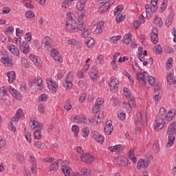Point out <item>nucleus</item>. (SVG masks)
<instances>
[{
  "instance_id": "f257e3e1",
  "label": "nucleus",
  "mask_w": 176,
  "mask_h": 176,
  "mask_svg": "<svg viewBox=\"0 0 176 176\" xmlns=\"http://www.w3.org/2000/svg\"><path fill=\"white\" fill-rule=\"evenodd\" d=\"M67 21L66 23V31H67V32H70L69 30H71L72 32H74V30L85 31L86 25L80 21H78L76 25V20H75L74 14L71 12L68 13L67 14Z\"/></svg>"
},
{
  "instance_id": "f03ea898",
  "label": "nucleus",
  "mask_w": 176,
  "mask_h": 176,
  "mask_svg": "<svg viewBox=\"0 0 176 176\" xmlns=\"http://www.w3.org/2000/svg\"><path fill=\"white\" fill-rule=\"evenodd\" d=\"M167 134H168V142L166 144L167 148H170L174 145V141H175L176 134V122L171 123L167 129Z\"/></svg>"
},
{
  "instance_id": "7ed1b4c3",
  "label": "nucleus",
  "mask_w": 176,
  "mask_h": 176,
  "mask_svg": "<svg viewBox=\"0 0 176 176\" xmlns=\"http://www.w3.org/2000/svg\"><path fill=\"white\" fill-rule=\"evenodd\" d=\"M125 97L128 98L130 102L125 106V108L127 109V112L130 113V112H131V109L136 108L137 104H135V103L134 102V96H133V94H131V91H126V94L125 95Z\"/></svg>"
},
{
  "instance_id": "20e7f679",
  "label": "nucleus",
  "mask_w": 176,
  "mask_h": 176,
  "mask_svg": "<svg viewBox=\"0 0 176 176\" xmlns=\"http://www.w3.org/2000/svg\"><path fill=\"white\" fill-rule=\"evenodd\" d=\"M104 119V113L100 111V113H96L95 116L89 118V122L91 124H98V123H101L102 122V120Z\"/></svg>"
},
{
  "instance_id": "39448f33",
  "label": "nucleus",
  "mask_w": 176,
  "mask_h": 176,
  "mask_svg": "<svg viewBox=\"0 0 176 176\" xmlns=\"http://www.w3.org/2000/svg\"><path fill=\"white\" fill-rule=\"evenodd\" d=\"M146 118V112L144 111L143 113L139 112L138 115V118L136 120V124L138 126H144V124H145V123H146L147 122Z\"/></svg>"
},
{
  "instance_id": "423d86ee",
  "label": "nucleus",
  "mask_w": 176,
  "mask_h": 176,
  "mask_svg": "<svg viewBox=\"0 0 176 176\" xmlns=\"http://www.w3.org/2000/svg\"><path fill=\"white\" fill-rule=\"evenodd\" d=\"M109 86L111 91L116 93L119 90V80H118V78H115V77L111 78V82L109 83Z\"/></svg>"
},
{
  "instance_id": "0eeeda50",
  "label": "nucleus",
  "mask_w": 176,
  "mask_h": 176,
  "mask_svg": "<svg viewBox=\"0 0 176 176\" xmlns=\"http://www.w3.org/2000/svg\"><path fill=\"white\" fill-rule=\"evenodd\" d=\"M91 137L98 142V144H102L104 142V140L105 138L104 136L100 135L98 131H94L91 133Z\"/></svg>"
},
{
  "instance_id": "6e6552de",
  "label": "nucleus",
  "mask_w": 176,
  "mask_h": 176,
  "mask_svg": "<svg viewBox=\"0 0 176 176\" xmlns=\"http://www.w3.org/2000/svg\"><path fill=\"white\" fill-rule=\"evenodd\" d=\"M83 175V176H93L91 170L85 168H80L78 172L74 173V176Z\"/></svg>"
},
{
  "instance_id": "1a4fd4ad",
  "label": "nucleus",
  "mask_w": 176,
  "mask_h": 176,
  "mask_svg": "<svg viewBox=\"0 0 176 176\" xmlns=\"http://www.w3.org/2000/svg\"><path fill=\"white\" fill-rule=\"evenodd\" d=\"M151 161L149 160H140L138 162L137 168L141 170V168H147L149 166Z\"/></svg>"
},
{
  "instance_id": "9d476101",
  "label": "nucleus",
  "mask_w": 176,
  "mask_h": 176,
  "mask_svg": "<svg viewBox=\"0 0 176 176\" xmlns=\"http://www.w3.org/2000/svg\"><path fill=\"white\" fill-rule=\"evenodd\" d=\"M159 30H157V28H155L153 29L151 32V41L154 45H157V42H159Z\"/></svg>"
},
{
  "instance_id": "9b49d317",
  "label": "nucleus",
  "mask_w": 176,
  "mask_h": 176,
  "mask_svg": "<svg viewBox=\"0 0 176 176\" xmlns=\"http://www.w3.org/2000/svg\"><path fill=\"white\" fill-rule=\"evenodd\" d=\"M47 84L48 86L49 89L52 91V93H56L57 92V84L56 82H54L52 78H47Z\"/></svg>"
},
{
  "instance_id": "f8f14e48",
  "label": "nucleus",
  "mask_w": 176,
  "mask_h": 176,
  "mask_svg": "<svg viewBox=\"0 0 176 176\" xmlns=\"http://www.w3.org/2000/svg\"><path fill=\"white\" fill-rule=\"evenodd\" d=\"M19 49L23 54H28L30 53V44H28V41H23L22 45H20Z\"/></svg>"
},
{
  "instance_id": "ddd939ff",
  "label": "nucleus",
  "mask_w": 176,
  "mask_h": 176,
  "mask_svg": "<svg viewBox=\"0 0 176 176\" xmlns=\"http://www.w3.org/2000/svg\"><path fill=\"white\" fill-rule=\"evenodd\" d=\"M42 45L44 47L45 50H50L53 47V45L50 43V37L45 36L43 39Z\"/></svg>"
},
{
  "instance_id": "4468645a",
  "label": "nucleus",
  "mask_w": 176,
  "mask_h": 176,
  "mask_svg": "<svg viewBox=\"0 0 176 176\" xmlns=\"http://www.w3.org/2000/svg\"><path fill=\"white\" fill-rule=\"evenodd\" d=\"M80 159L84 163L90 164V163H93V162H94V157H93V155H90L89 154H85L84 155H81Z\"/></svg>"
},
{
  "instance_id": "2eb2a0df",
  "label": "nucleus",
  "mask_w": 176,
  "mask_h": 176,
  "mask_svg": "<svg viewBox=\"0 0 176 176\" xmlns=\"http://www.w3.org/2000/svg\"><path fill=\"white\" fill-rule=\"evenodd\" d=\"M51 56L53 57V58H54V60H55V61H58V63H60V61H61V60H63V57L60 54V52L58 51H57V50H56V49H53L52 50Z\"/></svg>"
},
{
  "instance_id": "dca6fc26",
  "label": "nucleus",
  "mask_w": 176,
  "mask_h": 176,
  "mask_svg": "<svg viewBox=\"0 0 176 176\" xmlns=\"http://www.w3.org/2000/svg\"><path fill=\"white\" fill-rule=\"evenodd\" d=\"M63 164V160L61 159L58 160L56 162L51 164L50 166V171H57L58 170V166Z\"/></svg>"
},
{
  "instance_id": "f3484780",
  "label": "nucleus",
  "mask_w": 176,
  "mask_h": 176,
  "mask_svg": "<svg viewBox=\"0 0 176 176\" xmlns=\"http://www.w3.org/2000/svg\"><path fill=\"white\" fill-rule=\"evenodd\" d=\"M9 91L10 94L14 97V98H16V100H21V94L20 92L17 91L14 88L10 87L9 89Z\"/></svg>"
},
{
  "instance_id": "a211bd4d",
  "label": "nucleus",
  "mask_w": 176,
  "mask_h": 176,
  "mask_svg": "<svg viewBox=\"0 0 176 176\" xmlns=\"http://www.w3.org/2000/svg\"><path fill=\"white\" fill-rule=\"evenodd\" d=\"M1 63L7 67H12V65H13V63H12V59L9 55H4L3 57L1 58Z\"/></svg>"
},
{
  "instance_id": "6ab92c4d",
  "label": "nucleus",
  "mask_w": 176,
  "mask_h": 176,
  "mask_svg": "<svg viewBox=\"0 0 176 176\" xmlns=\"http://www.w3.org/2000/svg\"><path fill=\"white\" fill-rule=\"evenodd\" d=\"M8 50H9V52L12 53V54H14V56H18L20 54V51L19 50V48H17V47H16V45L13 44L8 45Z\"/></svg>"
},
{
  "instance_id": "aec40b11",
  "label": "nucleus",
  "mask_w": 176,
  "mask_h": 176,
  "mask_svg": "<svg viewBox=\"0 0 176 176\" xmlns=\"http://www.w3.org/2000/svg\"><path fill=\"white\" fill-rule=\"evenodd\" d=\"M72 122H74V123H77V124H80V123H86V118L80 116H76L73 117Z\"/></svg>"
},
{
  "instance_id": "412c9836",
  "label": "nucleus",
  "mask_w": 176,
  "mask_h": 176,
  "mask_svg": "<svg viewBox=\"0 0 176 176\" xmlns=\"http://www.w3.org/2000/svg\"><path fill=\"white\" fill-rule=\"evenodd\" d=\"M108 149L109 151H111V152H118V153H122L123 152V147L120 145L109 146Z\"/></svg>"
},
{
  "instance_id": "4be33fe9",
  "label": "nucleus",
  "mask_w": 176,
  "mask_h": 176,
  "mask_svg": "<svg viewBox=\"0 0 176 176\" xmlns=\"http://www.w3.org/2000/svg\"><path fill=\"white\" fill-rule=\"evenodd\" d=\"M155 127L157 131H158V130H161L162 127H164V118H159L158 121L157 120Z\"/></svg>"
},
{
  "instance_id": "5701e85b",
  "label": "nucleus",
  "mask_w": 176,
  "mask_h": 176,
  "mask_svg": "<svg viewBox=\"0 0 176 176\" xmlns=\"http://www.w3.org/2000/svg\"><path fill=\"white\" fill-rule=\"evenodd\" d=\"M7 76L8 78V83H13L16 80V72L14 71L8 72Z\"/></svg>"
},
{
  "instance_id": "b1692460",
  "label": "nucleus",
  "mask_w": 176,
  "mask_h": 176,
  "mask_svg": "<svg viewBox=\"0 0 176 176\" xmlns=\"http://www.w3.org/2000/svg\"><path fill=\"white\" fill-rule=\"evenodd\" d=\"M146 72H143V73L138 72L135 75L138 80H142L144 83H146V76H145Z\"/></svg>"
},
{
  "instance_id": "393cba45",
  "label": "nucleus",
  "mask_w": 176,
  "mask_h": 176,
  "mask_svg": "<svg viewBox=\"0 0 176 176\" xmlns=\"http://www.w3.org/2000/svg\"><path fill=\"white\" fill-rule=\"evenodd\" d=\"M111 6H109V3H104L102 6H101L99 9H98V13H100V14H102V13H105L107 12V10H108V9H109V7Z\"/></svg>"
},
{
  "instance_id": "a878e982",
  "label": "nucleus",
  "mask_w": 176,
  "mask_h": 176,
  "mask_svg": "<svg viewBox=\"0 0 176 176\" xmlns=\"http://www.w3.org/2000/svg\"><path fill=\"white\" fill-rule=\"evenodd\" d=\"M85 5H86V0H80L76 3L77 10H78V12H82L83 10V8H85Z\"/></svg>"
},
{
  "instance_id": "bb28decb",
  "label": "nucleus",
  "mask_w": 176,
  "mask_h": 176,
  "mask_svg": "<svg viewBox=\"0 0 176 176\" xmlns=\"http://www.w3.org/2000/svg\"><path fill=\"white\" fill-rule=\"evenodd\" d=\"M61 168L64 175H71V168L68 165H63Z\"/></svg>"
},
{
  "instance_id": "cd10ccee",
  "label": "nucleus",
  "mask_w": 176,
  "mask_h": 176,
  "mask_svg": "<svg viewBox=\"0 0 176 176\" xmlns=\"http://www.w3.org/2000/svg\"><path fill=\"white\" fill-rule=\"evenodd\" d=\"M133 35H131V33H127L122 40V43H125V45H129L131 42V38Z\"/></svg>"
},
{
  "instance_id": "c85d7f7f",
  "label": "nucleus",
  "mask_w": 176,
  "mask_h": 176,
  "mask_svg": "<svg viewBox=\"0 0 176 176\" xmlns=\"http://www.w3.org/2000/svg\"><path fill=\"white\" fill-rule=\"evenodd\" d=\"M174 19V14H170L166 21H165V25H166V27H170V25H171V24H173V20Z\"/></svg>"
},
{
  "instance_id": "c756f323",
  "label": "nucleus",
  "mask_w": 176,
  "mask_h": 176,
  "mask_svg": "<svg viewBox=\"0 0 176 176\" xmlns=\"http://www.w3.org/2000/svg\"><path fill=\"white\" fill-rule=\"evenodd\" d=\"M63 108L65 111H71L72 109V105L71 104V99H67L65 101Z\"/></svg>"
},
{
  "instance_id": "7c9ffc66",
  "label": "nucleus",
  "mask_w": 176,
  "mask_h": 176,
  "mask_svg": "<svg viewBox=\"0 0 176 176\" xmlns=\"http://www.w3.org/2000/svg\"><path fill=\"white\" fill-rule=\"evenodd\" d=\"M129 164V160L126 157H122L120 156V166L121 167H124Z\"/></svg>"
},
{
  "instance_id": "2f4dec72",
  "label": "nucleus",
  "mask_w": 176,
  "mask_h": 176,
  "mask_svg": "<svg viewBox=\"0 0 176 176\" xmlns=\"http://www.w3.org/2000/svg\"><path fill=\"white\" fill-rule=\"evenodd\" d=\"M124 17H126V14L124 12L121 13L119 12V14H118V16L116 19V21L117 23H122V21H123V19H124Z\"/></svg>"
},
{
  "instance_id": "473e14b6",
  "label": "nucleus",
  "mask_w": 176,
  "mask_h": 176,
  "mask_svg": "<svg viewBox=\"0 0 176 176\" xmlns=\"http://www.w3.org/2000/svg\"><path fill=\"white\" fill-rule=\"evenodd\" d=\"M34 135L36 140H42V132L41 131V129L34 131Z\"/></svg>"
},
{
  "instance_id": "72a5a7b5",
  "label": "nucleus",
  "mask_w": 176,
  "mask_h": 176,
  "mask_svg": "<svg viewBox=\"0 0 176 176\" xmlns=\"http://www.w3.org/2000/svg\"><path fill=\"white\" fill-rule=\"evenodd\" d=\"M104 133L106 135H111L113 131V126H105L104 129Z\"/></svg>"
},
{
  "instance_id": "f704fd0d",
  "label": "nucleus",
  "mask_w": 176,
  "mask_h": 176,
  "mask_svg": "<svg viewBox=\"0 0 176 176\" xmlns=\"http://www.w3.org/2000/svg\"><path fill=\"white\" fill-rule=\"evenodd\" d=\"M154 53L155 54H162V52H163V50L162 49V45H157L153 48Z\"/></svg>"
},
{
  "instance_id": "c9c22d12",
  "label": "nucleus",
  "mask_w": 176,
  "mask_h": 176,
  "mask_svg": "<svg viewBox=\"0 0 176 176\" xmlns=\"http://www.w3.org/2000/svg\"><path fill=\"white\" fill-rule=\"evenodd\" d=\"M157 3H151L150 6V12L151 13H156V10H157Z\"/></svg>"
},
{
  "instance_id": "e433bc0d",
  "label": "nucleus",
  "mask_w": 176,
  "mask_h": 176,
  "mask_svg": "<svg viewBox=\"0 0 176 176\" xmlns=\"http://www.w3.org/2000/svg\"><path fill=\"white\" fill-rule=\"evenodd\" d=\"M175 116V113H173V111H170L166 116V120L168 122H170V120H173V118Z\"/></svg>"
},
{
  "instance_id": "4c0bfd02",
  "label": "nucleus",
  "mask_w": 176,
  "mask_h": 176,
  "mask_svg": "<svg viewBox=\"0 0 176 176\" xmlns=\"http://www.w3.org/2000/svg\"><path fill=\"white\" fill-rule=\"evenodd\" d=\"M154 24H156L157 27H162L163 21L159 16H156L154 19Z\"/></svg>"
},
{
  "instance_id": "58836bf2",
  "label": "nucleus",
  "mask_w": 176,
  "mask_h": 176,
  "mask_svg": "<svg viewBox=\"0 0 176 176\" xmlns=\"http://www.w3.org/2000/svg\"><path fill=\"white\" fill-rule=\"evenodd\" d=\"M146 13L147 19H151L152 14H151V6L149 4H146L145 6Z\"/></svg>"
},
{
  "instance_id": "ea45409f",
  "label": "nucleus",
  "mask_w": 176,
  "mask_h": 176,
  "mask_svg": "<svg viewBox=\"0 0 176 176\" xmlns=\"http://www.w3.org/2000/svg\"><path fill=\"white\" fill-rule=\"evenodd\" d=\"M167 0H164L162 3V5L160 8L161 13H163L164 10L167 8Z\"/></svg>"
},
{
  "instance_id": "a19ab883",
  "label": "nucleus",
  "mask_w": 176,
  "mask_h": 176,
  "mask_svg": "<svg viewBox=\"0 0 176 176\" xmlns=\"http://www.w3.org/2000/svg\"><path fill=\"white\" fill-rule=\"evenodd\" d=\"M66 90H71L72 89V81H67L63 85Z\"/></svg>"
},
{
  "instance_id": "79ce46f5",
  "label": "nucleus",
  "mask_w": 176,
  "mask_h": 176,
  "mask_svg": "<svg viewBox=\"0 0 176 176\" xmlns=\"http://www.w3.org/2000/svg\"><path fill=\"white\" fill-rule=\"evenodd\" d=\"M34 146L36 148H38V149H42L43 148H45V142L42 141H38L34 143Z\"/></svg>"
},
{
  "instance_id": "37998d69",
  "label": "nucleus",
  "mask_w": 176,
  "mask_h": 176,
  "mask_svg": "<svg viewBox=\"0 0 176 176\" xmlns=\"http://www.w3.org/2000/svg\"><path fill=\"white\" fill-rule=\"evenodd\" d=\"M14 31V28L12 26L6 28L4 30V33L5 34H8L9 35H12Z\"/></svg>"
},
{
  "instance_id": "c03bdc74",
  "label": "nucleus",
  "mask_w": 176,
  "mask_h": 176,
  "mask_svg": "<svg viewBox=\"0 0 176 176\" xmlns=\"http://www.w3.org/2000/svg\"><path fill=\"white\" fill-rule=\"evenodd\" d=\"M65 80L72 82L74 80V72H70L66 75Z\"/></svg>"
},
{
  "instance_id": "a18cd8bd",
  "label": "nucleus",
  "mask_w": 176,
  "mask_h": 176,
  "mask_svg": "<svg viewBox=\"0 0 176 176\" xmlns=\"http://www.w3.org/2000/svg\"><path fill=\"white\" fill-rule=\"evenodd\" d=\"M72 131L74 133L75 137H78V134L79 133V126H78V125H73Z\"/></svg>"
},
{
  "instance_id": "49530a36",
  "label": "nucleus",
  "mask_w": 176,
  "mask_h": 176,
  "mask_svg": "<svg viewBox=\"0 0 176 176\" xmlns=\"http://www.w3.org/2000/svg\"><path fill=\"white\" fill-rule=\"evenodd\" d=\"M25 17H27V19H34V17H35V14H34V12L28 10L25 12Z\"/></svg>"
},
{
  "instance_id": "de8ad7c7",
  "label": "nucleus",
  "mask_w": 176,
  "mask_h": 176,
  "mask_svg": "<svg viewBox=\"0 0 176 176\" xmlns=\"http://www.w3.org/2000/svg\"><path fill=\"white\" fill-rule=\"evenodd\" d=\"M147 80L151 86H153L155 85V82H156V80H155V77L153 76H148L147 78Z\"/></svg>"
},
{
  "instance_id": "09e8293b",
  "label": "nucleus",
  "mask_w": 176,
  "mask_h": 176,
  "mask_svg": "<svg viewBox=\"0 0 176 176\" xmlns=\"http://www.w3.org/2000/svg\"><path fill=\"white\" fill-rule=\"evenodd\" d=\"M16 159L19 162V163H20L21 164H23L25 163V160H24V156H23L21 154H19L16 156Z\"/></svg>"
},
{
  "instance_id": "8fccbe9b",
  "label": "nucleus",
  "mask_w": 176,
  "mask_h": 176,
  "mask_svg": "<svg viewBox=\"0 0 176 176\" xmlns=\"http://www.w3.org/2000/svg\"><path fill=\"white\" fill-rule=\"evenodd\" d=\"M68 45H72L73 46H76L78 45V41L75 38H71L67 41Z\"/></svg>"
},
{
  "instance_id": "3c124183",
  "label": "nucleus",
  "mask_w": 176,
  "mask_h": 176,
  "mask_svg": "<svg viewBox=\"0 0 176 176\" xmlns=\"http://www.w3.org/2000/svg\"><path fill=\"white\" fill-rule=\"evenodd\" d=\"M121 38H122V36L118 35V36L111 37V41H112L113 43H116V42L118 41H120Z\"/></svg>"
},
{
  "instance_id": "603ef678",
  "label": "nucleus",
  "mask_w": 176,
  "mask_h": 176,
  "mask_svg": "<svg viewBox=\"0 0 176 176\" xmlns=\"http://www.w3.org/2000/svg\"><path fill=\"white\" fill-rule=\"evenodd\" d=\"M100 108H101L100 106H98V104H95L94 107L92 108V111L94 113H100Z\"/></svg>"
},
{
  "instance_id": "864d4df0",
  "label": "nucleus",
  "mask_w": 176,
  "mask_h": 176,
  "mask_svg": "<svg viewBox=\"0 0 176 176\" xmlns=\"http://www.w3.org/2000/svg\"><path fill=\"white\" fill-rule=\"evenodd\" d=\"M98 74V72H97L96 70H94V72H91L89 73V76H90L91 79H92V80L96 79L97 78Z\"/></svg>"
},
{
  "instance_id": "5fc2aeb1",
  "label": "nucleus",
  "mask_w": 176,
  "mask_h": 176,
  "mask_svg": "<svg viewBox=\"0 0 176 176\" xmlns=\"http://www.w3.org/2000/svg\"><path fill=\"white\" fill-rule=\"evenodd\" d=\"M90 34H91V30L87 29L84 32H82L81 34V35H82V38H87V36H89V35H90Z\"/></svg>"
},
{
  "instance_id": "6e6d98bb",
  "label": "nucleus",
  "mask_w": 176,
  "mask_h": 176,
  "mask_svg": "<svg viewBox=\"0 0 176 176\" xmlns=\"http://www.w3.org/2000/svg\"><path fill=\"white\" fill-rule=\"evenodd\" d=\"M165 53L170 54L171 53H174V49L170 46L165 47Z\"/></svg>"
},
{
  "instance_id": "4d7b16f0",
  "label": "nucleus",
  "mask_w": 176,
  "mask_h": 176,
  "mask_svg": "<svg viewBox=\"0 0 176 176\" xmlns=\"http://www.w3.org/2000/svg\"><path fill=\"white\" fill-rule=\"evenodd\" d=\"M25 137L28 142H31V141H32V139L31 138V133L25 132Z\"/></svg>"
},
{
  "instance_id": "13d9d810",
  "label": "nucleus",
  "mask_w": 176,
  "mask_h": 176,
  "mask_svg": "<svg viewBox=\"0 0 176 176\" xmlns=\"http://www.w3.org/2000/svg\"><path fill=\"white\" fill-rule=\"evenodd\" d=\"M21 90L23 93H27V91H28V87H27V84L23 83L21 86Z\"/></svg>"
},
{
  "instance_id": "bf43d9fd",
  "label": "nucleus",
  "mask_w": 176,
  "mask_h": 176,
  "mask_svg": "<svg viewBox=\"0 0 176 176\" xmlns=\"http://www.w3.org/2000/svg\"><path fill=\"white\" fill-rule=\"evenodd\" d=\"M32 124L31 125V129H32L33 130H35V129L37 128L38 126H39V122L36 121V120H33V122H32Z\"/></svg>"
},
{
  "instance_id": "052dcab7",
  "label": "nucleus",
  "mask_w": 176,
  "mask_h": 176,
  "mask_svg": "<svg viewBox=\"0 0 176 176\" xmlns=\"http://www.w3.org/2000/svg\"><path fill=\"white\" fill-rule=\"evenodd\" d=\"M86 45L88 47H93V45H94V40L91 39V40H87L86 42Z\"/></svg>"
},
{
  "instance_id": "680f3d73",
  "label": "nucleus",
  "mask_w": 176,
  "mask_h": 176,
  "mask_svg": "<svg viewBox=\"0 0 176 176\" xmlns=\"http://www.w3.org/2000/svg\"><path fill=\"white\" fill-rule=\"evenodd\" d=\"M104 61V56L102 55H99V56L97 58L96 60V64H101Z\"/></svg>"
},
{
  "instance_id": "e2e57ef3",
  "label": "nucleus",
  "mask_w": 176,
  "mask_h": 176,
  "mask_svg": "<svg viewBox=\"0 0 176 176\" xmlns=\"http://www.w3.org/2000/svg\"><path fill=\"white\" fill-rule=\"evenodd\" d=\"M89 133H90V130L88 128H85L82 129V136L87 137L89 135Z\"/></svg>"
},
{
  "instance_id": "0e129e2a",
  "label": "nucleus",
  "mask_w": 176,
  "mask_h": 176,
  "mask_svg": "<svg viewBox=\"0 0 176 176\" xmlns=\"http://www.w3.org/2000/svg\"><path fill=\"white\" fill-rule=\"evenodd\" d=\"M124 9V7L122 5H119L116 8V12H114V14H116L118 12H122Z\"/></svg>"
},
{
  "instance_id": "69168bd1",
  "label": "nucleus",
  "mask_w": 176,
  "mask_h": 176,
  "mask_svg": "<svg viewBox=\"0 0 176 176\" xmlns=\"http://www.w3.org/2000/svg\"><path fill=\"white\" fill-rule=\"evenodd\" d=\"M118 117L120 120H124L126 119V113H119L118 114Z\"/></svg>"
},
{
  "instance_id": "338daca9",
  "label": "nucleus",
  "mask_w": 176,
  "mask_h": 176,
  "mask_svg": "<svg viewBox=\"0 0 176 176\" xmlns=\"http://www.w3.org/2000/svg\"><path fill=\"white\" fill-rule=\"evenodd\" d=\"M38 111H40L41 113H45V107H43V104H38Z\"/></svg>"
},
{
  "instance_id": "774afa93",
  "label": "nucleus",
  "mask_w": 176,
  "mask_h": 176,
  "mask_svg": "<svg viewBox=\"0 0 176 176\" xmlns=\"http://www.w3.org/2000/svg\"><path fill=\"white\" fill-rule=\"evenodd\" d=\"M34 47L37 49V50H39V49H41V43H39V41L38 40L34 41Z\"/></svg>"
}]
</instances>
